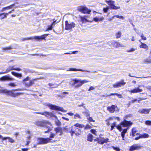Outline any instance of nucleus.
Returning <instances> with one entry per match:
<instances>
[{
    "mask_svg": "<svg viewBox=\"0 0 151 151\" xmlns=\"http://www.w3.org/2000/svg\"><path fill=\"white\" fill-rule=\"evenodd\" d=\"M55 134L51 132L50 134L49 138H44L42 137H38L37 138V145H44L49 142H54L55 141H52V138H54Z\"/></svg>",
    "mask_w": 151,
    "mask_h": 151,
    "instance_id": "nucleus-1",
    "label": "nucleus"
},
{
    "mask_svg": "<svg viewBox=\"0 0 151 151\" xmlns=\"http://www.w3.org/2000/svg\"><path fill=\"white\" fill-rule=\"evenodd\" d=\"M132 124V123L131 121H128L124 119L117 126L116 128L119 132H121L122 130V127H130Z\"/></svg>",
    "mask_w": 151,
    "mask_h": 151,
    "instance_id": "nucleus-2",
    "label": "nucleus"
},
{
    "mask_svg": "<svg viewBox=\"0 0 151 151\" xmlns=\"http://www.w3.org/2000/svg\"><path fill=\"white\" fill-rule=\"evenodd\" d=\"M72 81H74V82L72 84L73 86H74L76 84L79 83V84H78L77 85L75 86V88H78L82 86L84 83H86L88 82V81H87V80H81L76 78L73 79L72 80Z\"/></svg>",
    "mask_w": 151,
    "mask_h": 151,
    "instance_id": "nucleus-3",
    "label": "nucleus"
},
{
    "mask_svg": "<svg viewBox=\"0 0 151 151\" xmlns=\"http://www.w3.org/2000/svg\"><path fill=\"white\" fill-rule=\"evenodd\" d=\"M48 106L50 109L56 111H60L64 112H66L67 111L66 110H64L63 107L55 105L49 104L48 105Z\"/></svg>",
    "mask_w": 151,
    "mask_h": 151,
    "instance_id": "nucleus-4",
    "label": "nucleus"
},
{
    "mask_svg": "<svg viewBox=\"0 0 151 151\" xmlns=\"http://www.w3.org/2000/svg\"><path fill=\"white\" fill-rule=\"evenodd\" d=\"M69 132L70 133L71 137L73 136L74 134H75L76 136H78L81 134V131L78 128L72 127V129Z\"/></svg>",
    "mask_w": 151,
    "mask_h": 151,
    "instance_id": "nucleus-5",
    "label": "nucleus"
},
{
    "mask_svg": "<svg viewBox=\"0 0 151 151\" xmlns=\"http://www.w3.org/2000/svg\"><path fill=\"white\" fill-rule=\"evenodd\" d=\"M77 10L79 12L84 14H90L91 12V10L88 9L87 7L83 6L78 7Z\"/></svg>",
    "mask_w": 151,
    "mask_h": 151,
    "instance_id": "nucleus-6",
    "label": "nucleus"
},
{
    "mask_svg": "<svg viewBox=\"0 0 151 151\" xmlns=\"http://www.w3.org/2000/svg\"><path fill=\"white\" fill-rule=\"evenodd\" d=\"M105 2L109 6L111 9L117 10L120 9V7L116 6L114 5L115 1L112 0H106Z\"/></svg>",
    "mask_w": 151,
    "mask_h": 151,
    "instance_id": "nucleus-7",
    "label": "nucleus"
},
{
    "mask_svg": "<svg viewBox=\"0 0 151 151\" xmlns=\"http://www.w3.org/2000/svg\"><path fill=\"white\" fill-rule=\"evenodd\" d=\"M75 24L73 22L69 23L68 21L66 20L65 21V29L67 30H70L74 27H75Z\"/></svg>",
    "mask_w": 151,
    "mask_h": 151,
    "instance_id": "nucleus-8",
    "label": "nucleus"
},
{
    "mask_svg": "<svg viewBox=\"0 0 151 151\" xmlns=\"http://www.w3.org/2000/svg\"><path fill=\"white\" fill-rule=\"evenodd\" d=\"M109 45L114 48H117L122 47V44L118 42L115 40H112L109 42Z\"/></svg>",
    "mask_w": 151,
    "mask_h": 151,
    "instance_id": "nucleus-9",
    "label": "nucleus"
},
{
    "mask_svg": "<svg viewBox=\"0 0 151 151\" xmlns=\"http://www.w3.org/2000/svg\"><path fill=\"white\" fill-rule=\"evenodd\" d=\"M12 70H16L18 71H20L21 70V69L19 68H14V66H9L8 68H6L5 72L0 73V74H3L7 73Z\"/></svg>",
    "mask_w": 151,
    "mask_h": 151,
    "instance_id": "nucleus-10",
    "label": "nucleus"
},
{
    "mask_svg": "<svg viewBox=\"0 0 151 151\" xmlns=\"http://www.w3.org/2000/svg\"><path fill=\"white\" fill-rule=\"evenodd\" d=\"M49 34H45L42 35L41 36H34L33 37V39L37 40L38 41H41L43 40H46V37Z\"/></svg>",
    "mask_w": 151,
    "mask_h": 151,
    "instance_id": "nucleus-11",
    "label": "nucleus"
},
{
    "mask_svg": "<svg viewBox=\"0 0 151 151\" xmlns=\"http://www.w3.org/2000/svg\"><path fill=\"white\" fill-rule=\"evenodd\" d=\"M6 94L8 96L15 97L22 94V93H14L11 91L6 90Z\"/></svg>",
    "mask_w": 151,
    "mask_h": 151,
    "instance_id": "nucleus-12",
    "label": "nucleus"
},
{
    "mask_svg": "<svg viewBox=\"0 0 151 151\" xmlns=\"http://www.w3.org/2000/svg\"><path fill=\"white\" fill-rule=\"evenodd\" d=\"M126 83L124 81V80H122L120 82H117L113 85V87L114 88H117L121 87L122 86L124 85Z\"/></svg>",
    "mask_w": 151,
    "mask_h": 151,
    "instance_id": "nucleus-13",
    "label": "nucleus"
},
{
    "mask_svg": "<svg viewBox=\"0 0 151 151\" xmlns=\"http://www.w3.org/2000/svg\"><path fill=\"white\" fill-rule=\"evenodd\" d=\"M142 147V146L140 145H139L137 144H134L130 147L129 150L130 151H133L134 150L140 149Z\"/></svg>",
    "mask_w": 151,
    "mask_h": 151,
    "instance_id": "nucleus-14",
    "label": "nucleus"
},
{
    "mask_svg": "<svg viewBox=\"0 0 151 151\" xmlns=\"http://www.w3.org/2000/svg\"><path fill=\"white\" fill-rule=\"evenodd\" d=\"M117 108L116 105H112L111 106H108L107 108V110L110 113H114L116 111V109Z\"/></svg>",
    "mask_w": 151,
    "mask_h": 151,
    "instance_id": "nucleus-15",
    "label": "nucleus"
},
{
    "mask_svg": "<svg viewBox=\"0 0 151 151\" xmlns=\"http://www.w3.org/2000/svg\"><path fill=\"white\" fill-rule=\"evenodd\" d=\"M47 123L46 122L38 121L35 122V124L39 127H46Z\"/></svg>",
    "mask_w": 151,
    "mask_h": 151,
    "instance_id": "nucleus-16",
    "label": "nucleus"
},
{
    "mask_svg": "<svg viewBox=\"0 0 151 151\" xmlns=\"http://www.w3.org/2000/svg\"><path fill=\"white\" fill-rule=\"evenodd\" d=\"M14 79L11 78L7 75L4 76L0 78V81H13Z\"/></svg>",
    "mask_w": 151,
    "mask_h": 151,
    "instance_id": "nucleus-17",
    "label": "nucleus"
},
{
    "mask_svg": "<svg viewBox=\"0 0 151 151\" xmlns=\"http://www.w3.org/2000/svg\"><path fill=\"white\" fill-rule=\"evenodd\" d=\"M109 139L108 138H104V137H100L99 141V144L102 145L105 143L109 142Z\"/></svg>",
    "mask_w": 151,
    "mask_h": 151,
    "instance_id": "nucleus-18",
    "label": "nucleus"
},
{
    "mask_svg": "<svg viewBox=\"0 0 151 151\" xmlns=\"http://www.w3.org/2000/svg\"><path fill=\"white\" fill-rule=\"evenodd\" d=\"M54 130L56 133H60L59 135L61 136L63 134V129L62 127H57L54 128Z\"/></svg>",
    "mask_w": 151,
    "mask_h": 151,
    "instance_id": "nucleus-19",
    "label": "nucleus"
},
{
    "mask_svg": "<svg viewBox=\"0 0 151 151\" xmlns=\"http://www.w3.org/2000/svg\"><path fill=\"white\" fill-rule=\"evenodd\" d=\"M143 90L140 89L139 87L134 88L129 91V92L131 93H135L142 92Z\"/></svg>",
    "mask_w": 151,
    "mask_h": 151,
    "instance_id": "nucleus-20",
    "label": "nucleus"
},
{
    "mask_svg": "<svg viewBox=\"0 0 151 151\" xmlns=\"http://www.w3.org/2000/svg\"><path fill=\"white\" fill-rule=\"evenodd\" d=\"M39 79V78H38L33 79L32 80L30 81L29 83H25V86L27 87H29L31 86L34 83V82L37 81Z\"/></svg>",
    "mask_w": 151,
    "mask_h": 151,
    "instance_id": "nucleus-21",
    "label": "nucleus"
},
{
    "mask_svg": "<svg viewBox=\"0 0 151 151\" xmlns=\"http://www.w3.org/2000/svg\"><path fill=\"white\" fill-rule=\"evenodd\" d=\"M116 95L119 98H122V96L121 94H118L117 93H111L109 95H107L106 96L103 95L102 96L105 97H108V96H114Z\"/></svg>",
    "mask_w": 151,
    "mask_h": 151,
    "instance_id": "nucleus-22",
    "label": "nucleus"
},
{
    "mask_svg": "<svg viewBox=\"0 0 151 151\" xmlns=\"http://www.w3.org/2000/svg\"><path fill=\"white\" fill-rule=\"evenodd\" d=\"M139 42L141 43V45L139 46L140 48L146 49V50H148V46L146 44L141 42L140 40H139Z\"/></svg>",
    "mask_w": 151,
    "mask_h": 151,
    "instance_id": "nucleus-23",
    "label": "nucleus"
},
{
    "mask_svg": "<svg viewBox=\"0 0 151 151\" xmlns=\"http://www.w3.org/2000/svg\"><path fill=\"white\" fill-rule=\"evenodd\" d=\"M93 136L90 134L89 133L87 135V140L90 142H92L93 141Z\"/></svg>",
    "mask_w": 151,
    "mask_h": 151,
    "instance_id": "nucleus-24",
    "label": "nucleus"
},
{
    "mask_svg": "<svg viewBox=\"0 0 151 151\" xmlns=\"http://www.w3.org/2000/svg\"><path fill=\"white\" fill-rule=\"evenodd\" d=\"M6 13L3 12L0 14V19L3 20L4 19L6 18L7 17V15Z\"/></svg>",
    "mask_w": 151,
    "mask_h": 151,
    "instance_id": "nucleus-25",
    "label": "nucleus"
},
{
    "mask_svg": "<svg viewBox=\"0 0 151 151\" xmlns=\"http://www.w3.org/2000/svg\"><path fill=\"white\" fill-rule=\"evenodd\" d=\"M128 128L124 129L122 131L121 133V135L122 138V139L124 140L125 134L127 132Z\"/></svg>",
    "mask_w": 151,
    "mask_h": 151,
    "instance_id": "nucleus-26",
    "label": "nucleus"
},
{
    "mask_svg": "<svg viewBox=\"0 0 151 151\" xmlns=\"http://www.w3.org/2000/svg\"><path fill=\"white\" fill-rule=\"evenodd\" d=\"M137 131L136 129L135 128H133L132 129L131 132H132V137H134L136 135V134L137 133Z\"/></svg>",
    "mask_w": 151,
    "mask_h": 151,
    "instance_id": "nucleus-27",
    "label": "nucleus"
},
{
    "mask_svg": "<svg viewBox=\"0 0 151 151\" xmlns=\"http://www.w3.org/2000/svg\"><path fill=\"white\" fill-rule=\"evenodd\" d=\"M11 73L13 76L18 78L21 77L22 76L21 74L16 73L14 71L12 72Z\"/></svg>",
    "mask_w": 151,
    "mask_h": 151,
    "instance_id": "nucleus-28",
    "label": "nucleus"
},
{
    "mask_svg": "<svg viewBox=\"0 0 151 151\" xmlns=\"http://www.w3.org/2000/svg\"><path fill=\"white\" fill-rule=\"evenodd\" d=\"M104 19V18L102 17L100 18H98L97 17H95L93 18V21L95 22H98L99 21H101L103 20Z\"/></svg>",
    "mask_w": 151,
    "mask_h": 151,
    "instance_id": "nucleus-29",
    "label": "nucleus"
},
{
    "mask_svg": "<svg viewBox=\"0 0 151 151\" xmlns=\"http://www.w3.org/2000/svg\"><path fill=\"white\" fill-rule=\"evenodd\" d=\"M79 17L82 23L86 22H87V19H86L85 16L82 17L80 16Z\"/></svg>",
    "mask_w": 151,
    "mask_h": 151,
    "instance_id": "nucleus-30",
    "label": "nucleus"
},
{
    "mask_svg": "<svg viewBox=\"0 0 151 151\" xmlns=\"http://www.w3.org/2000/svg\"><path fill=\"white\" fill-rule=\"evenodd\" d=\"M150 110L148 109H143L140 111V113L142 114H147L149 113Z\"/></svg>",
    "mask_w": 151,
    "mask_h": 151,
    "instance_id": "nucleus-31",
    "label": "nucleus"
},
{
    "mask_svg": "<svg viewBox=\"0 0 151 151\" xmlns=\"http://www.w3.org/2000/svg\"><path fill=\"white\" fill-rule=\"evenodd\" d=\"M74 126L79 128H82L84 127V125L83 124L78 123L74 124Z\"/></svg>",
    "mask_w": 151,
    "mask_h": 151,
    "instance_id": "nucleus-32",
    "label": "nucleus"
},
{
    "mask_svg": "<svg viewBox=\"0 0 151 151\" xmlns=\"http://www.w3.org/2000/svg\"><path fill=\"white\" fill-rule=\"evenodd\" d=\"M37 113L47 117L48 116L49 112L47 111H45L44 112H37Z\"/></svg>",
    "mask_w": 151,
    "mask_h": 151,
    "instance_id": "nucleus-33",
    "label": "nucleus"
},
{
    "mask_svg": "<svg viewBox=\"0 0 151 151\" xmlns=\"http://www.w3.org/2000/svg\"><path fill=\"white\" fill-rule=\"evenodd\" d=\"M140 135L142 138H146L149 137V135L146 133H144L142 134H140Z\"/></svg>",
    "mask_w": 151,
    "mask_h": 151,
    "instance_id": "nucleus-34",
    "label": "nucleus"
},
{
    "mask_svg": "<svg viewBox=\"0 0 151 151\" xmlns=\"http://www.w3.org/2000/svg\"><path fill=\"white\" fill-rule=\"evenodd\" d=\"M70 71H83V70L81 69H76L75 68H70L69 70Z\"/></svg>",
    "mask_w": 151,
    "mask_h": 151,
    "instance_id": "nucleus-35",
    "label": "nucleus"
},
{
    "mask_svg": "<svg viewBox=\"0 0 151 151\" xmlns=\"http://www.w3.org/2000/svg\"><path fill=\"white\" fill-rule=\"evenodd\" d=\"M116 123L115 122H114L111 125V128H110V130L112 131L113 129L114 128V127H116L117 125H116Z\"/></svg>",
    "mask_w": 151,
    "mask_h": 151,
    "instance_id": "nucleus-36",
    "label": "nucleus"
},
{
    "mask_svg": "<svg viewBox=\"0 0 151 151\" xmlns=\"http://www.w3.org/2000/svg\"><path fill=\"white\" fill-rule=\"evenodd\" d=\"M144 63L145 64L151 63V59L147 58L144 60Z\"/></svg>",
    "mask_w": 151,
    "mask_h": 151,
    "instance_id": "nucleus-37",
    "label": "nucleus"
},
{
    "mask_svg": "<svg viewBox=\"0 0 151 151\" xmlns=\"http://www.w3.org/2000/svg\"><path fill=\"white\" fill-rule=\"evenodd\" d=\"M115 35L116 39L119 38L121 36V32L120 31H118L117 33H116Z\"/></svg>",
    "mask_w": 151,
    "mask_h": 151,
    "instance_id": "nucleus-38",
    "label": "nucleus"
},
{
    "mask_svg": "<svg viewBox=\"0 0 151 151\" xmlns=\"http://www.w3.org/2000/svg\"><path fill=\"white\" fill-rule=\"evenodd\" d=\"M33 39V38L32 37H27V38H23L21 39V40L23 41L29 40H32Z\"/></svg>",
    "mask_w": 151,
    "mask_h": 151,
    "instance_id": "nucleus-39",
    "label": "nucleus"
},
{
    "mask_svg": "<svg viewBox=\"0 0 151 151\" xmlns=\"http://www.w3.org/2000/svg\"><path fill=\"white\" fill-rule=\"evenodd\" d=\"M48 116L53 117L55 119H58L57 116L55 115L52 112H49Z\"/></svg>",
    "mask_w": 151,
    "mask_h": 151,
    "instance_id": "nucleus-40",
    "label": "nucleus"
},
{
    "mask_svg": "<svg viewBox=\"0 0 151 151\" xmlns=\"http://www.w3.org/2000/svg\"><path fill=\"white\" fill-rule=\"evenodd\" d=\"M15 4H18V2H15L14 3L10 5L7 6V8L8 9H10L12 8H13L15 5Z\"/></svg>",
    "mask_w": 151,
    "mask_h": 151,
    "instance_id": "nucleus-41",
    "label": "nucleus"
},
{
    "mask_svg": "<svg viewBox=\"0 0 151 151\" xmlns=\"http://www.w3.org/2000/svg\"><path fill=\"white\" fill-rule=\"evenodd\" d=\"M74 119L78 118L79 119H81L82 118L80 115L78 114L77 113L74 115Z\"/></svg>",
    "mask_w": 151,
    "mask_h": 151,
    "instance_id": "nucleus-42",
    "label": "nucleus"
},
{
    "mask_svg": "<svg viewBox=\"0 0 151 151\" xmlns=\"http://www.w3.org/2000/svg\"><path fill=\"white\" fill-rule=\"evenodd\" d=\"M12 48V46H9L8 47H3L2 48V49L4 50H10Z\"/></svg>",
    "mask_w": 151,
    "mask_h": 151,
    "instance_id": "nucleus-43",
    "label": "nucleus"
},
{
    "mask_svg": "<svg viewBox=\"0 0 151 151\" xmlns=\"http://www.w3.org/2000/svg\"><path fill=\"white\" fill-rule=\"evenodd\" d=\"M83 113L84 114L87 118L88 117L90 116V114L88 111H87L84 112H83Z\"/></svg>",
    "mask_w": 151,
    "mask_h": 151,
    "instance_id": "nucleus-44",
    "label": "nucleus"
},
{
    "mask_svg": "<svg viewBox=\"0 0 151 151\" xmlns=\"http://www.w3.org/2000/svg\"><path fill=\"white\" fill-rule=\"evenodd\" d=\"M136 135H139V136L138 137H135L134 138L135 140H137L140 138H142L141 137V135H140V134L139 133L137 132L136 134Z\"/></svg>",
    "mask_w": 151,
    "mask_h": 151,
    "instance_id": "nucleus-45",
    "label": "nucleus"
},
{
    "mask_svg": "<svg viewBox=\"0 0 151 151\" xmlns=\"http://www.w3.org/2000/svg\"><path fill=\"white\" fill-rule=\"evenodd\" d=\"M111 148H112L113 150H115L116 151H120V149L119 148L117 147H115L114 146H111Z\"/></svg>",
    "mask_w": 151,
    "mask_h": 151,
    "instance_id": "nucleus-46",
    "label": "nucleus"
},
{
    "mask_svg": "<svg viewBox=\"0 0 151 151\" xmlns=\"http://www.w3.org/2000/svg\"><path fill=\"white\" fill-rule=\"evenodd\" d=\"M55 123L57 126H60L61 124V122L58 119L55 121Z\"/></svg>",
    "mask_w": 151,
    "mask_h": 151,
    "instance_id": "nucleus-47",
    "label": "nucleus"
},
{
    "mask_svg": "<svg viewBox=\"0 0 151 151\" xmlns=\"http://www.w3.org/2000/svg\"><path fill=\"white\" fill-rule=\"evenodd\" d=\"M8 139H9V142L11 143H13L15 142V140L13 139L12 138L10 137H8Z\"/></svg>",
    "mask_w": 151,
    "mask_h": 151,
    "instance_id": "nucleus-48",
    "label": "nucleus"
},
{
    "mask_svg": "<svg viewBox=\"0 0 151 151\" xmlns=\"http://www.w3.org/2000/svg\"><path fill=\"white\" fill-rule=\"evenodd\" d=\"M87 119L88 120V122H95V121L93 119H92V118L91 117L89 116L88 117H87Z\"/></svg>",
    "mask_w": 151,
    "mask_h": 151,
    "instance_id": "nucleus-49",
    "label": "nucleus"
},
{
    "mask_svg": "<svg viewBox=\"0 0 151 151\" xmlns=\"http://www.w3.org/2000/svg\"><path fill=\"white\" fill-rule=\"evenodd\" d=\"M90 132L95 135L96 136L97 135L96 134L97 132L95 129H92L90 130Z\"/></svg>",
    "mask_w": 151,
    "mask_h": 151,
    "instance_id": "nucleus-50",
    "label": "nucleus"
},
{
    "mask_svg": "<svg viewBox=\"0 0 151 151\" xmlns=\"http://www.w3.org/2000/svg\"><path fill=\"white\" fill-rule=\"evenodd\" d=\"M109 9V7L108 6H107L106 8H104L103 9V11L104 13H107L108 12V11Z\"/></svg>",
    "mask_w": 151,
    "mask_h": 151,
    "instance_id": "nucleus-51",
    "label": "nucleus"
},
{
    "mask_svg": "<svg viewBox=\"0 0 151 151\" xmlns=\"http://www.w3.org/2000/svg\"><path fill=\"white\" fill-rule=\"evenodd\" d=\"M52 25V23L50 25L48 26L47 30H51L53 28Z\"/></svg>",
    "mask_w": 151,
    "mask_h": 151,
    "instance_id": "nucleus-52",
    "label": "nucleus"
},
{
    "mask_svg": "<svg viewBox=\"0 0 151 151\" xmlns=\"http://www.w3.org/2000/svg\"><path fill=\"white\" fill-rule=\"evenodd\" d=\"M9 137H3L1 135H0V138L2 139V140H4L6 139H8Z\"/></svg>",
    "mask_w": 151,
    "mask_h": 151,
    "instance_id": "nucleus-53",
    "label": "nucleus"
},
{
    "mask_svg": "<svg viewBox=\"0 0 151 151\" xmlns=\"http://www.w3.org/2000/svg\"><path fill=\"white\" fill-rule=\"evenodd\" d=\"M115 17L117 18L120 19H124V17L122 16H119L118 15H117L115 16Z\"/></svg>",
    "mask_w": 151,
    "mask_h": 151,
    "instance_id": "nucleus-54",
    "label": "nucleus"
},
{
    "mask_svg": "<svg viewBox=\"0 0 151 151\" xmlns=\"http://www.w3.org/2000/svg\"><path fill=\"white\" fill-rule=\"evenodd\" d=\"M53 22L52 23V25H54L56 23H58L59 22V21H57V20H55V19H53Z\"/></svg>",
    "mask_w": 151,
    "mask_h": 151,
    "instance_id": "nucleus-55",
    "label": "nucleus"
},
{
    "mask_svg": "<svg viewBox=\"0 0 151 151\" xmlns=\"http://www.w3.org/2000/svg\"><path fill=\"white\" fill-rule=\"evenodd\" d=\"M91 128V126L87 124L86 125V126L85 127V129H90Z\"/></svg>",
    "mask_w": 151,
    "mask_h": 151,
    "instance_id": "nucleus-56",
    "label": "nucleus"
},
{
    "mask_svg": "<svg viewBox=\"0 0 151 151\" xmlns=\"http://www.w3.org/2000/svg\"><path fill=\"white\" fill-rule=\"evenodd\" d=\"M135 50V49L134 48H131L130 49L127 50V52H133Z\"/></svg>",
    "mask_w": 151,
    "mask_h": 151,
    "instance_id": "nucleus-57",
    "label": "nucleus"
},
{
    "mask_svg": "<svg viewBox=\"0 0 151 151\" xmlns=\"http://www.w3.org/2000/svg\"><path fill=\"white\" fill-rule=\"evenodd\" d=\"M145 124L147 125H151V121L149 120H147L145 122Z\"/></svg>",
    "mask_w": 151,
    "mask_h": 151,
    "instance_id": "nucleus-58",
    "label": "nucleus"
},
{
    "mask_svg": "<svg viewBox=\"0 0 151 151\" xmlns=\"http://www.w3.org/2000/svg\"><path fill=\"white\" fill-rule=\"evenodd\" d=\"M140 37H141L142 39L143 40H146L147 39V38L145 37L144 36L143 34H142L141 35Z\"/></svg>",
    "mask_w": 151,
    "mask_h": 151,
    "instance_id": "nucleus-59",
    "label": "nucleus"
},
{
    "mask_svg": "<svg viewBox=\"0 0 151 151\" xmlns=\"http://www.w3.org/2000/svg\"><path fill=\"white\" fill-rule=\"evenodd\" d=\"M9 86H12L13 87H15L16 85L14 83H10L9 84Z\"/></svg>",
    "mask_w": 151,
    "mask_h": 151,
    "instance_id": "nucleus-60",
    "label": "nucleus"
},
{
    "mask_svg": "<svg viewBox=\"0 0 151 151\" xmlns=\"http://www.w3.org/2000/svg\"><path fill=\"white\" fill-rule=\"evenodd\" d=\"M29 76L25 78H24L23 80V81H29Z\"/></svg>",
    "mask_w": 151,
    "mask_h": 151,
    "instance_id": "nucleus-61",
    "label": "nucleus"
},
{
    "mask_svg": "<svg viewBox=\"0 0 151 151\" xmlns=\"http://www.w3.org/2000/svg\"><path fill=\"white\" fill-rule=\"evenodd\" d=\"M6 89H3V90H1L0 91V92L1 93H6Z\"/></svg>",
    "mask_w": 151,
    "mask_h": 151,
    "instance_id": "nucleus-62",
    "label": "nucleus"
},
{
    "mask_svg": "<svg viewBox=\"0 0 151 151\" xmlns=\"http://www.w3.org/2000/svg\"><path fill=\"white\" fill-rule=\"evenodd\" d=\"M94 89L95 88H94V87L92 86H91L89 88L88 90V91H90L91 90H94Z\"/></svg>",
    "mask_w": 151,
    "mask_h": 151,
    "instance_id": "nucleus-63",
    "label": "nucleus"
},
{
    "mask_svg": "<svg viewBox=\"0 0 151 151\" xmlns=\"http://www.w3.org/2000/svg\"><path fill=\"white\" fill-rule=\"evenodd\" d=\"M94 142L97 141L98 143H99V137H97L96 138L93 139Z\"/></svg>",
    "mask_w": 151,
    "mask_h": 151,
    "instance_id": "nucleus-64",
    "label": "nucleus"
}]
</instances>
